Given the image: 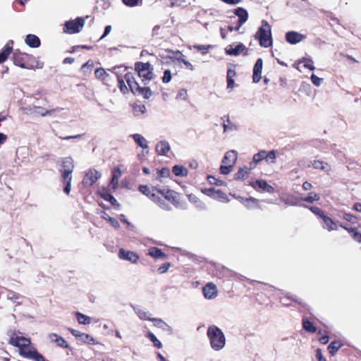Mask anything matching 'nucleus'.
<instances>
[{"mask_svg": "<svg viewBox=\"0 0 361 361\" xmlns=\"http://www.w3.org/2000/svg\"><path fill=\"white\" fill-rule=\"evenodd\" d=\"M8 343L18 348L20 355L25 358L32 359L35 361L42 359V355L39 353L32 345L30 338L19 336L13 333L9 338Z\"/></svg>", "mask_w": 361, "mask_h": 361, "instance_id": "nucleus-1", "label": "nucleus"}, {"mask_svg": "<svg viewBox=\"0 0 361 361\" xmlns=\"http://www.w3.org/2000/svg\"><path fill=\"white\" fill-rule=\"evenodd\" d=\"M151 200L161 209L166 211L171 209V206L167 202H171L176 207L180 204L178 194L165 187H159L157 190V193L151 195Z\"/></svg>", "mask_w": 361, "mask_h": 361, "instance_id": "nucleus-2", "label": "nucleus"}, {"mask_svg": "<svg viewBox=\"0 0 361 361\" xmlns=\"http://www.w3.org/2000/svg\"><path fill=\"white\" fill-rule=\"evenodd\" d=\"M12 60L16 66L22 68L39 69L43 67V63L37 61L34 56L20 52L19 50H16L13 53Z\"/></svg>", "mask_w": 361, "mask_h": 361, "instance_id": "nucleus-3", "label": "nucleus"}, {"mask_svg": "<svg viewBox=\"0 0 361 361\" xmlns=\"http://www.w3.org/2000/svg\"><path fill=\"white\" fill-rule=\"evenodd\" d=\"M207 336L213 350L219 351L226 345V337L221 329L215 325H211L207 328Z\"/></svg>", "mask_w": 361, "mask_h": 361, "instance_id": "nucleus-4", "label": "nucleus"}, {"mask_svg": "<svg viewBox=\"0 0 361 361\" xmlns=\"http://www.w3.org/2000/svg\"><path fill=\"white\" fill-rule=\"evenodd\" d=\"M74 169V164L72 158L65 157L61 161V173L62 182L64 185L63 192L68 195L71 189L72 173Z\"/></svg>", "mask_w": 361, "mask_h": 361, "instance_id": "nucleus-5", "label": "nucleus"}, {"mask_svg": "<svg viewBox=\"0 0 361 361\" xmlns=\"http://www.w3.org/2000/svg\"><path fill=\"white\" fill-rule=\"evenodd\" d=\"M255 37L258 39L261 47L267 48L272 45L271 29L267 21L262 20V26L259 27Z\"/></svg>", "mask_w": 361, "mask_h": 361, "instance_id": "nucleus-6", "label": "nucleus"}, {"mask_svg": "<svg viewBox=\"0 0 361 361\" xmlns=\"http://www.w3.org/2000/svg\"><path fill=\"white\" fill-rule=\"evenodd\" d=\"M135 68L142 82H149L153 79L154 69L149 63L137 62L135 64Z\"/></svg>", "mask_w": 361, "mask_h": 361, "instance_id": "nucleus-7", "label": "nucleus"}, {"mask_svg": "<svg viewBox=\"0 0 361 361\" xmlns=\"http://www.w3.org/2000/svg\"><path fill=\"white\" fill-rule=\"evenodd\" d=\"M85 25V18L78 17L74 20H70L63 24V31L64 33L73 35L80 32Z\"/></svg>", "mask_w": 361, "mask_h": 361, "instance_id": "nucleus-8", "label": "nucleus"}, {"mask_svg": "<svg viewBox=\"0 0 361 361\" xmlns=\"http://www.w3.org/2000/svg\"><path fill=\"white\" fill-rule=\"evenodd\" d=\"M118 257L121 259L129 261L133 264L137 263L139 259L138 255L135 252L126 250L123 248L119 250Z\"/></svg>", "mask_w": 361, "mask_h": 361, "instance_id": "nucleus-9", "label": "nucleus"}, {"mask_svg": "<svg viewBox=\"0 0 361 361\" xmlns=\"http://www.w3.org/2000/svg\"><path fill=\"white\" fill-rule=\"evenodd\" d=\"M202 293L207 299H213L217 295V288L214 283L210 282L203 287Z\"/></svg>", "mask_w": 361, "mask_h": 361, "instance_id": "nucleus-10", "label": "nucleus"}, {"mask_svg": "<svg viewBox=\"0 0 361 361\" xmlns=\"http://www.w3.org/2000/svg\"><path fill=\"white\" fill-rule=\"evenodd\" d=\"M305 37L303 35L295 31H289L286 33V40L291 44H298Z\"/></svg>", "mask_w": 361, "mask_h": 361, "instance_id": "nucleus-11", "label": "nucleus"}, {"mask_svg": "<svg viewBox=\"0 0 361 361\" xmlns=\"http://www.w3.org/2000/svg\"><path fill=\"white\" fill-rule=\"evenodd\" d=\"M263 61L262 59H258L253 68L252 80L254 82H258L262 78Z\"/></svg>", "mask_w": 361, "mask_h": 361, "instance_id": "nucleus-12", "label": "nucleus"}, {"mask_svg": "<svg viewBox=\"0 0 361 361\" xmlns=\"http://www.w3.org/2000/svg\"><path fill=\"white\" fill-rule=\"evenodd\" d=\"M246 49L245 45L242 43H240L235 46L233 44H229L225 48V51L226 54L231 56H238L240 52L245 51Z\"/></svg>", "mask_w": 361, "mask_h": 361, "instance_id": "nucleus-13", "label": "nucleus"}, {"mask_svg": "<svg viewBox=\"0 0 361 361\" xmlns=\"http://www.w3.org/2000/svg\"><path fill=\"white\" fill-rule=\"evenodd\" d=\"M205 194L211 197H213L214 199H217L219 200H221L222 202H228V199L226 196V195L221 191L220 190H215L214 188L208 189Z\"/></svg>", "mask_w": 361, "mask_h": 361, "instance_id": "nucleus-14", "label": "nucleus"}, {"mask_svg": "<svg viewBox=\"0 0 361 361\" xmlns=\"http://www.w3.org/2000/svg\"><path fill=\"white\" fill-rule=\"evenodd\" d=\"M13 51V41L8 42L0 51V63L7 60Z\"/></svg>", "mask_w": 361, "mask_h": 361, "instance_id": "nucleus-15", "label": "nucleus"}, {"mask_svg": "<svg viewBox=\"0 0 361 361\" xmlns=\"http://www.w3.org/2000/svg\"><path fill=\"white\" fill-rule=\"evenodd\" d=\"M125 79L133 94H136V90L139 88L140 85L135 80L133 75L130 73H128L125 75Z\"/></svg>", "mask_w": 361, "mask_h": 361, "instance_id": "nucleus-16", "label": "nucleus"}, {"mask_svg": "<svg viewBox=\"0 0 361 361\" xmlns=\"http://www.w3.org/2000/svg\"><path fill=\"white\" fill-rule=\"evenodd\" d=\"M237 159V152L235 150L227 152L222 160V163L233 166Z\"/></svg>", "mask_w": 361, "mask_h": 361, "instance_id": "nucleus-17", "label": "nucleus"}, {"mask_svg": "<svg viewBox=\"0 0 361 361\" xmlns=\"http://www.w3.org/2000/svg\"><path fill=\"white\" fill-rule=\"evenodd\" d=\"M234 13L238 17L239 27H241L247 20V11L243 8L238 7L235 10Z\"/></svg>", "mask_w": 361, "mask_h": 361, "instance_id": "nucleus-18", "label": "nucleus"}, {"mask_svg": "<svg viewBox=\"0 0 361 361\" xmlns=\"http://www.w3.org/2000/svg\"><path fill=\"white\" fill-rule=\"evenodd\" d=\"M170 145L166 140L159 142L156 146V151L159 155H166L170 151Z\"/></svg>", "mask_w": 361, "mask_h": 361, "instance_id": "nucleus-19", "label": "nucleus"}, {"mask_svg": "<svg viewBox=\"0 0 361 361\" xmlns=\"http://www.w3.org/2000/svg\"><path fill=\"white\" fill-rule=\"evenodd\" d=\"M25 43L32 48H37L40 46L41 42L39 38L35 35L29 34L26 36Z\"/></svg>", "mask_w": 361, "mask_h": 361, "instance_id": "nucleus-20", "label": "nucleus"}, {"mask_svg": "<svg viewBox=\"0 0 361 361\" xmlns=\"http://www.w3.org/2000/svg\"><path fill=\"white\" fill-rule=\"evenodd\" d=\"M122 172L119 168L114 169L113 171L112 178L109 183V188L116 190L118 186V179L121 178Z\"/></svg>", "mask_w": 361, "mask_h": 361, "instance_id": "nucleus-21", "label": "nucleus"}, {"mask_svg": "<svg viewBox=\"0 0 361 361\" xmlns=\"http://www.w3.org/2000/svg\"><path fill=\"white\" fill-rule=\"evenodd\" d=\"M158 188L159 187L156 186V187H152V188H150L147 185H140L139 186L138 190L142 194L148 197L151 200V195L152 194L157 193V190L158 189Z\"/></svg>", "mask_w": 361, "mask_h": 361, "instance_id": "nucleus-22", "label": "nucleus"}, {"mask_svg": "<svg viewBox=\"0 0 361 361\" xmlns=\"http://www.w3.org/2000/svg\"><path fill=\"white\" fill-rule=\"evenodd\" d=\"M254 188L256 186H258L259 188L262 189L264 191H266L269 193H273L274 191V188L269 185L265 180H257L255 181V183L252 185Z\"/></svg>", "mask_w": 361, "mask_h": 361, "instance_id": "nucleus-23", "label": "nucleus"}, {"mask_svg": "<svg viewBox=\"0 0 361 361\" xmlns=\"http://www.w3.org/2000/svg\"><path fill=\"white\" fill-rule=\"evenodd\" d=\"M137 145L142 149L148 148L147 140L140 134L135 133L130 135Z\"/></svg>", "mask_w": 361, "mask_h": 361, "instance_id": "nucleus-24", "label": "nucleus"}, {"mask_svg": "<svg viewBox=\"0 0 361 361\" xmlns=\"http://www.w3.org/2000/svg\"><path fill=\"white\" fill-rule=\"evenodd\" d=\"M266 151L261 150L258 153L254 154L252 161L250 163V169H254L257 163L265 159Z\"/></svg>", "mask_w": 361, "mask_h": 361, "instance_id": "nucleus-25", "label": "nucleus"}, {"mask_svg": "<svg viewBox=\"0 0 361 361\" xmlns=\"http://www.w3.org/2000/svg\"><path fill=\"white\" fill-rule=\"evenodd\" d=\"M312 166L316 169H319L327 173H329L331 169L329 164L319 160H314L312 162Z\"/></svg>", "mask_w": 361, "mask_h": 361, "instance_id": "nucleus-26", "label": "nucleus"}, {"mask_svg": "<svg viewBox=\"0 0 361 361\" xmlns=\"http://www.w3.org/2000/svg\"><path fill=\"white\" fill-rule=\"evenodd\" d=\"M50 338L54 343H56V345L58 346L63 348H68V344L65 341V339L63 338L61 336H59L56 334H51Z\"/></svg>", "mask_w": 361, "mask_h": 361, "instance_id": "nucleus-27", "label": "nucleus"}, {"mask_svg": "<svg viewBox=\"0 0 361 361\" xmlns=\"http://www.w3.org/2000/svg\"><path fill=\"white\" fill-rule=\"evenodd\" d=\"M151 319H152V322H154L155 323L154 326H156L158 328H160L164 331H168L170 333H172V331H173L172 328L162 319H158V318H153Z\"/></svg>", "mask_w": 361, "mask_h": 361, "instance_id": "nucleus-28", "label": "nucleus"}, {"mask_svg": "<svg viewBox=\"0 0 361 361\" xmlns=\"http://www.w3.org/2000/svg\"><path fill=\"white\" fill-rule=\"evenodd\" d=\"M252 169H250V166L249 168L244 167L240 168L238 171L235 174V180H243L245 179L248 174L250 173V171Z\"/></svg>", "mask_w": 361, "mask_h": 361, "instance_id": "nucleus-29", "label": "nucleus"}, {"mask_svg": "<svg viewBox=\"0 0 361 361\" xmlns=\"http://www.w3.org/2000/svg\"><path fill=\"white\" fill-rule=\"evenodd\" d=\"M238 200L245 205L247 208L251 209L257 204V200L254 197L243 198L241 197H238Z\"/></svg>", "mask_w": 361, "mask_h": 361, "instance_id": "nucleus-30", "label": "nucleus"}, {"mask_svg": "<svg viewBox=\"0 0 361 361\" xmlns=\"http://www.w3.org/2000/svg\"><path fill=\"white\" fill-rule=\"evenodd\" d=\"M172 171L176 176L184 177L188 175V169L183 166L175 165Z\"/></svg>", "mask_w": 361, "mask_h": 361, "instance_id": "nucleus-31", "label": "nucleus"}, {"mask_svg": "<svg viewBox=\"0 0 361 361\" xmlns=\"http://www.w3.org/2000/svg\"><path fill=\"white\" fill-rule=\"evenodd\" d=\"M148 254H149V255H150L151 257H152L155 259L162 258V257H165L166 256V254L164 253L161 249L155 247H151L149 250Z\"/></svg>", "mask_w": 361, "mask_h": 361, "instance_id": "nucleus-32", "label": "nucleus"}, {"mask_svg": "<svg viewBox=\"0 0 361 361\" xmlns=\"http://www.w3.org/2000/svg\"><path fill=\"white\" fill-rule=\"evenodd\" d=\"M146 112V107L142 104H135L133 106V114L135 116H140Z\"/></svg>", "mask_w": 361, "mask_h": 361, "instance_id": "nucleus-33", "label": "nucleus"}, {"mask_svg": "<svg viewBox=\"0 0 361 361\" xmlns=\"http://www.w3.org/2000/svg\"><path fill=\"white\" fill-rule=\"evenodd\" d=\"M133 310L140 319L152 321L151 319L152 318L149 317L148 313L142 309L137 307H133Z\"/></svg>", "mask_w": 361, "mask_h": 361, "instance_id": "nucleus-34", "label": "nucleus"}, {"mask_svg": "<svg viewBox=\"0 0 361 361\" xmlns=\"http://www.w3.org/2000/svg\"><path fill=\"white\" fill-rule=\"evenodd\" d=\"M324 221V228H327L329 231H333L336 229V224L328 216L325 215L322 217Z\"/></svg>", "mask_w": 361, "mask_h": 361, "instance_id": "nucleus-35", "label": "nucleus"}, {"mask_svg": "<svg viewBox=\"0 0 361 361\" xmlns=\"http://www.w3.org/2000/svg\"><path fill=\"white\" fill-rule=\"evenodd\" d=\"M341 346L342 344L339 341H332L328 347L329 353L334 355L341 348Z\"/></svg>", "mask_w": 361, "mask_h": 361, "instance_id": "nucleus-36", "label": "nucleus"}, {"mask_svg": "<svg viewBox=\"0 0 361 361\" xmlns=\"http://www.w3.org/2000/svg\"><path fill=\"white\" fill-rule=\"evenodd\" d=\"M136 94H141L144 98L148 99L152 96V91L149 87H142L139 86V88L136 90Z\"/></svg>", "mask_w": 361, "mask_h": 361, "instance_id": "nucleus-37", "label": "nucleus"}, {"mask_svg": "<svg viewBox=\"0 0 361 361\" xmlns=\"http://www.w3.org/2000/svg\"><path fill=\"white\" fill-rule=\"evenodd\" d=\"M101 217L107 220L113 227H119L118 221L116 219L109 216L106 212H102Z\"/></svg>", "mask_w": 361, "mask_h": 361, "instance_id": "nucleus-38", "label": "nucleus"}, {"mask_svg": "<svg viewBox=\"0 0 361 361\" xmlns=\"http://www.w3.org/2000/svg\"><path fill=\"white\" fill-rule=\"evenodd\" d=\"M75 314L77 317V320L80 324H87L90 322V317L88 316H86L85 314H82L80 312H75Z\"/></svg>", "mask_w": 361, "mask_h": 361, "instance_id": "nucleus-39", "label": "nucleus"}, {"mask_svg": "<svg viewBox=\"0 0 361 361\" xmlns=\"http://www.w3.org/2000/svg\"><path fill=\"white\" fill-rule=\"evenodd\" d=\"M319 200V195L314 192L308 193V195L306 197L302 198V200L310 203H313L314 202L318 201Z\"/></svg>", "mask_w": 361, "mask_h": 361, "instance_id": "nucleus-40", "label": "nucleus"}, {"mask_svg": "<svg viewBox=\"0 0 361 361\" xmlns=\"http://www.w3.org/2000/svg\"><path fill=\"white\" fill-rule=\"evenodd\" d=\"M226 123H224L223 124V128H224V133L228 132V131H234V130H236L238 129L236 125L233 123L231 121V120L229 119V118H227Z\"/></svg>", "mask_w": 361, "mask_h": 361, "instance_id": "nucleus-41", "label": "nucleus"}, {"mask_svg": "<svg viewBox=\"0 0 361 361\" xmlns=\"http://www.w3.org/2000/svg\"><path fill=\"white\" fill-rule=\"evenodd\" d=\"M35 112L37 113L42 116H45L47 115H50L53 112L55 111V109H51V110H46L42 106H35L34 107Z\"/></svg>", "mask_w": 361, "mask_h": 361, "instance_id": "nucleus-42", "label": "nucleus"}, {"mask_svg": "<svg viewBox=\"0 0 361 361\" xmlns=\"http://www.w3.org/2000/svg\"><path fill=\"white\" fill-rule=\"evenodd\" d=\"M95 77L102 80H106V78L109 76V74L106 72L104 68H99L95 70L94 71Z\"/></svg>", "mask_w": 361, "mask_h": 361, "instance_id": "nucleus-43", "label": "nucleus"}, {"mask_svg": "<svg viewBox=\"0 0 361 361\" xmlns=\"http://www.w3.org/2000/svg\"><path fill=\"white\" fill-rule=\"evenodd\" d=\"M302 327L309 332L314 333L317 331V329L313 326L312 323L305 319L302 320Z\"/></svg>", "mask_w": 361, "mask_h": 361, "instance_id": "nucleus-44", "label": "nucleus"}, {"mask_svg": "<svg viewBox=\"0 0 361 361\" xmlns=\"http://www.w3.org/2000/svg\"><path fill=\"white\" fill-rule=\"evenodd\" d=\"M147 337L151 340V341L154 343V346L157 348H161L162 344L161 343L157 338L155 335L152 332H149L147 334Z\"/></svg>", "mask_w": 361, "mask_h": 361, "instance_id": "nucleus-45", "label": "nucleus"}, {"mask_svg": "<svg viewBox=\"0 0 361 361\" xmlns=\"http://www.w3.org/2000/svg\"><path fill=\"white\" fill-rule=\"evenodd\" d=\"M157 173L159 176V177H158L159 180L161 181V178L168 177L170 174V171L168 168H163L161 170H158Z\"/></svg>", "mask_w": 361, "mask_h": 361, "instance_id": "nucleus-46", "label": "nucleus"}, {"mask_svg": "<svg viewBox=\"0 0 361 361\" xmlns=\"http://www.w3.org/2000/svg\"><path fill=\"white\" fill-rule=\"evenodd\" d=\"M82 184L83 188H81V191L85 192V190H88L87 188L89 185H90V177L89 176V173H87L82 180Z\"/></svg>", "mask_w": 361, "mask_h": 361, "instance_id": "nucleus-47", "label": "nucleus"}, {"mask_svg": "<svg viewBox=\"0 0 361 361\" xmlns=\"http://www.w3.org/2000/svg\"><path fill=\"white\" fill-rule=\"evenodd\" d=\"M275 159H276V151L275 150H271V151H269V152H266L265 160L267 161H271V162L274 163Z\"/></svg>", "mask_w": 361, "mask_h": 361, "instance_id": "nucleus-48", "label": "nucleus"}, {"mask_svg": "<svg viewBox=\"0 0 361 361\" xmlns=\"http://www.w3.org/2000/svg\"><path fill=\"white\" fill-rule=\"evenodd\" d=\"M221 173L224 175L230 173L233 170V166L231 165H221L220 167Z\"/></svg>", "mask_w": 361, "mask_h": 361, "instance_id": "nucleus-49", "label": "nucleus"}, {"mask_svg": "<svg viewBox=\"0 0 361 361\" xmlns=\"http://www.w3.org/2000/svg\"><path fill=\"white\" fill-rule=\"evenodd\" d=\"M171 72L170 70H166L164 73V76L161 80L164 83H168L171 80Z\"/></svg>", "mask_w": 361, "mask_h": 361, "instance_id": "nucleus-50", "label": "nucleus"}, {"mask_svg": "<svg viewBox=\"0 0 361 361\" xmlns=\"http://www.w3.org/2000/svg\"><path fill=\"white\" fill-rule=\"evenodd\" d=\"M300 62H304L303 66L306 68H308L311 71H313L315 68L314 66L311 64L312 61L310 59H302V60L300 61Z\"/></svg>", "mask_w": 361, "mask_h": 361, "instance_id": "nucleus-51", "label": "nucleus"}, {"mask_svg": "<svg viewBox=\"0 0 361 361\" xmlns=\"http://www.w3.org/2000/svg\"><path fill=\"white\" fill-rule=\"evenodd\" d=\"M180 57L178 59V60L180 62H182L188 68H189L191 71H193V66L188 61H186L184 57L185 56L182 54H180Z\"/></svg>", "mask_w": 361, "mask_h": 361, "instance_id": "nucleus-52", "label": "nucleus"}, {"mask_svg": "<svg viewBox=\"0 0 361 361\" xmlns=\"http://www.w3.org/2000/svg\"><path fill=\"white\" fill-rule=\"evenodd\" d=\"M323 79L317 77L316 75L312 74L311 75V81L315 86H320Z\"/></svg>", "mask_w": 361, "mask_h": 361, "instance_id": "nucleus-53", "label": "nucleus"}, {"mask_svg": "<svg viewBox=\"0 0 361 361\" xmlns=\"http://www.w3.org/2000/svg\"><path fill=\"white\" fill-rule=\"evenodd\" d=\"M171 267V264L169 262L164 263L161 267H159L158 271L159 274H164Z\"/></svg>", "mask_w": 361, "mask_h": 361, "instance_id": "nucleus-54", "label": "nucleus"}, {"mask_svg": "<svg viewBox=\"0 0 361 361\" xmlns=\"http://www.w3.org/2000/svg\"><path fill=\"white\" fill-rule=\"evenodd\" d=\"M117 78H118V86H119V88L121 89V91L123 92V93H125L128 90V88H127L122 78H121L119 76H118Z\"/></svg>", "mask_w": 361, "mask_h": 361, "instance_id": "nucleus-55", "label": "nucleus"}, {"mask_svg": "<svg viewBox=\"0 0 361 361\" xmlns=\"http://www.w3.org/2000/svg\"><path fill=\"white\" fill-rule=\"evenodd\" d=\"M123 4L130 7H134L139 4L140 0H122Z\"/></svg>", "mask_w": 361, "mask_h": 361, "instance_id": "nucleus-56", "label": "nucleus"}, {"mask_svg": "<svg viewBox=\"0 0 361 361\" xmlns=\"http://www.w3.org/2000/svg\"><path fill=\"white\" fill-rule=\"evenodd\" d=\"M310 209L314 214L319 215L322 218L324 216L322 211L319 207H311Z\"/></svg>", "mask_w": 361, "mask_h": 361, "instance_id": "nucleus-57", "label": "nucleus"}, {"mask_svg": "<svg viewBox=\"0 0 361 361\" xmlns=\"http://www.w3.org/2000/svg\"><path fill=\"white\" fill-rule=\"evenodd\" d=\"M100 176H101V173L99 171H97L96 170H94V171H93L92 170V184L94 181H96L98 178H99Z\"/></svg>", "mask_w": 361, "mask_h": 361, "instance_id": "nucleus-58", "label": "nucleus"}, {"mask_svg": "<svg viewBox=\"0 0 361 361\" xmlns=\"http://www.w3.org/2000/svg\"><path fill=\"white\" fill-rule=\"evenodd\" d=\"M316 357L317 358L318 361H326L325 357L322 355V351L320 348H318L316 351Z\"/></svg>", "mask_w": 361, "mask_h": 361, "instance_id": "nucleus-59", "label": "nucleus"}, {"mask_svg": "<svg viewBox=\"0 0 361 361\" xmlns=\"http://www.w3.org/2000/svg\"><path fill=\"white\" fill-rule=\"evenodd\" d=\"M186 97H187V91L185 90L181 89L178 91V93L177 94L178 98L185 99Z\"/></svg>", "mask_w": 361, "mask_h": 361, "instance_id": "nucleus-60", "label": "nucleus"}, {"mask_svg": "<svg viewBox=\"0 0 361 361\" xmlns=\"http://www.w3.org/2000/svg\"><path fill=\"white\" fill-rule=\"evenodd\" d=\"M73 52H75V51H78L80 49H86L87 50H90V46H87V45H82V46H80V45H78V46H74L73 47Z\"/></svg>", "mask_w": 361, "mask_h": 361, "instance_id": "nucleus-61", "label": "nucleus"}, {"mask_svg": "<svg viewBox=\"0 0 361 361\" xmlns=\"http://www.w3.org/2000/svg\"><path fill=\"white\" fill-rule=\"evenodd\" d=\"M101 197L106 200V201H109L111 200V198L112 197V195L109 193H108L107 192H99Z\"/></svg>", "mask_w": 361, "mask_h": 361, "instance_id": "nucleus-62", "label": "nucleus"}, {"mask_svg": "<svg viewBox=\"0 0 361 361\" xmlns=\"http://www.w3.org/2000/svg\"><path fill=\"white\" fill-rule=\"evenodd\" d=\"M111 30V25L106 26L105 29H104V34L100 37V39H104L105 37H106L109 34Z\"/></svg>", "mask_w": 361, "mask_h": 361, "instance_id": "nucleus-63", "label": "nucleus"}, {"mask_svg": "<svg viewBox=\"0 0 361 361\" xmlns=\"http://www.w3.org/2000/svg\"><path fill=\"white\" fill-rule=\"evenodd\" d=\"M343 218L350 222H353L355 219V217L350 214H345Z\"/></svg>", "mask_w": 361, "mask_h": 361, "instance_id": "nucleus-64", "label": "nucleus"}]
</instances>
